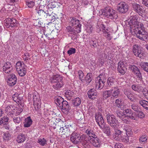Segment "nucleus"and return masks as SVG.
Returning <instances> with one entry per match:
<instances>
[{
  "instance_id": "obj_41",
  "label": "nucleus",
  "mask_w": 148,
  "mask_h": 148,
  "mask_svg": "<svg viewBox=\"0 0 148 148\" xmlns=\"http://www.w3.org/2000/svg\"><path fill=\"white\" fill-rule=\"evenodd\" d=\"M81 103V100L79 97L75 99L72 102L74 106H79L80 104Z\"/></svg>"
},
{
  "instance_id": "obj_16",
  "label": "nucleus",
  "mask_w": 148,
  "mask_h": 148,
  "mask_svg": "<svg viewBox=\"0 0 148 148\" xmlns=\"http://www.w3.org/2000/svg\"><path fill=\"white\" fill-rule=\"evenodd\" d=\"M111 90L112 97L116 98L121 95L120 90L117 87H114Z\"/></svg>"
},
{
  "instance_id": "obj_1",
  "label": "nucleus",
  "mask_w": 148,
  "mask_h": 148,
  "mask_svg": "<svg viewBox=\"0 0 148 148\" xmlns=\"http://www.w3.org/2000/svg\"><path fill=\"white\" fill-rule=\"evenodd\" d=\"M138 18L136 16H134L131 19L129 24L130 26V32L132 35H136L137 38L142 40L144 39L147 32L143 24L138 21Z\"/></svg>"
},
{
  "instance_id": "obj_4",
  "label": "nucleus",
  "mask_w": 148,
  "mask_h": 148,
  "mask_svg": "<svg viewBox=\"0 0 148 148\" xmlns=\"http://www.w3.org/2000/svg\"><path fill=\"white\" fill-rule=\"evenodd\" d=\"M106 117L108 123L112 128H115L119 124L116 116L114 115L108 114Z\"/></svg>"
},
{
  "instance_id": "obj_63",
  "label": "nucleus",
  "mask_w": 148,
  "mask_h": 148,
  "mask_svg": "<svg viewBox=\"0 0 148 148\" xmlns=\"http://www.w3.org/2000/svg\"><path fill=\"white\" fill-rule=\"evenodd\" d=\"M93 130H89L88 129H87L86 131V132L88 136V137H89L90 138V135H91V134L93 133Z\"/></svg>"
},
{
  "instance_id": "obj_57",
  "label": "nucleus",
  "mask_w": 148,
  "mask_h": 148,
  "mask_svg": "<svg viewBox=\"0 0 148 148\" xmlns=\"http://www.w3.org/2000/svg\"><path fill=\"white\" fill-rule=\"evenodd\" d=\"M75 48H71L70 49L67 51V53L69 55L74 53L75 52Z\"/></svg>"
},
{
  "instance_id": "obj_14",
  "label": "nucleus",
  "mask_w": 148,
  "mask_h": 148,
  "mask_svg": "<svg viewBox=\"0 0 148 148\" xmlns=\"http://www.w3.org/2000/svg\"><path fill=\"white\" fill-rule=\"evenodd\" d=\"M17 80L16 75L14 74H11L8 79V84L10 86H13L16 84Z\"/></svg>"
},
{
  "instance_id": "obj_64",
  "label": "nucleus",
  "mask_w": 148,
  "mask_h": 148,
  "mask_svg": "<svg viewBox=\"0 0 148 148\" xmlns=\"http://www.w3.org/2000/svg\"><path fill=\"white\" fill-rule=\"evenodd\" d=\"M124 94L127 97L131 93L130 91L128 89H125L124 90Z\"/></svg>"
},
{
  "instance_id": "obj_25",
  "label": "nucleus",
  "mask_w": 148,
  "mask_h": 148,
  "mask_svg": "<svg viewBox=\"0 0 148 148\" xmlns=\"http://www.w3.org/2000/svg\"><path fill=\"white\" fill-rule=\"evenodd\" d=\"M37 12V13L40 16L41 18H44L47 17L48 14H49V12L47 11L46 12H45L42 9L40 10ZM49 16H51V14H49Z\"/></svg>"
},
{
  "instance_id": "obj_40",
  "label": "nucleus",
  "mask_w": 148,
  "mask_h": 148,
  "mask_svg": "<svg viewBox=\"0 0 148 148\" xmlns=\"http://www.w3.org/2000/svg\"><path fill=\"white\" fill-rule=\"evenodd\" d=\"M54 112L50 109H46L45 111V114L47 117L51 116L53 115Z\"/></svg>"
},
{
  "instance_id": "obj_32",
  "label": "nucleus",
  "mask_w": 148,
  "mask_h": 148,
  "mask_svg": "<svg viewBox=\"0 0 148 148\" xmlns=\"http://www.w3.org/2000/svg\"><path fill=\"white\" fill-rule=\"evenodd\" d=\"M118 17V16L115 10L112 9V11L110 13V16L108 18L112 19H116Z\"/></svg>"
},
{
  "instance_id": "obj_48",
  "label": "nucleus",
  "mask_w": 148,
  "mask_h": 148,
  "mask_svg": "<svg viewBox=\"0 0 148 148\" xmlns=\"http://www.w3.org/2000/svg\"><path fill=\"white\" fill-rule=\"evenodd\" d=\"M78 73L79 79L83 82L84 81V79L83 78L84 76V73L82 71L79 70L78 71Z\"/></svg>"
},
{
  "instance_id": "obj_2",
  "label": "nucleus",
  "mask_w": 148,
  "mask_h": 148,
  "mask_svg": "<svg viewBox=\"0 0 148 148\" xmlns=\"http://www.w3.org/2000/svg\"><path fill=\"white\" fill-rule=\"evenodd\" d=\"M49 123L51 126L54 129H59L60 132L64 134L68 131H69V127L71 126L67 125V126L65 124L64 122H59L55 123L52 121H49Z\"/></svg>"
},
{
  "instance_id": "obj_62",
  "label": "nucleus",
  "mask_w": 148,
  "mask_h": 148,
  "mask_svg": "<svg viewBox=\"0 0 148 148\" xmlns=\"http://www.w3.org/2000/svg\"><path fill=\"white\" fill-rule=\"evenodd\" d=\"M134 95L131 93L127 97L128 99H130L131 101H134Z\"/></svg>"
},
{
  "instance_id": "obj_28",
  "label": "nucleus",
  "mask_w": 148,
  "mask_h": 148,
  "mask_svg": "<svg viewBox=\"0 0 148 148\" xmlns=\"http://www.w3.org/2000/svg\"><path fill=\"white\" fill-rule=\"evenodd\" d=\"M129 68L132 70V72L136 75L140 73L138 68L134 65H129Z\"/></svg>"
},
{
  "instance_id": "obj_60",
  "label": "nucleus",
  "mask_w": 148,
  "mask_h": 148,
  "mask_svg": "<svg viewBox=\"0 0 148 148\" xmlns=\"http://www.w3.org/2000/svg\"><path fill=\"white\" fill-rule=\"evenodd\" d=\"M67 31L69 32H74V29L72 27L68 26L66 27Z\"/></svg>"
},
{
  "instance_id": "obj_61",
  "label": "nucleus",
  "mask_w": 148,
  "mask_h": 148,
  "mask_svg": "<svg viewBox=\"0 0 148 148\" xmlns=\"http://www.w3.org/2000/svg\"><path fill=\"white\" fill-rule=\"evenodd\" d=\"M131 106L132 108L135 111L137 112L138 110V107L135 104H133Z\"/></svg>"
},
{
  "instance_id": "obj_52",
  "label": "nucleus",
  "mask_w": 148,
  "mask_h": 148,
  "mask_svg": "<svg viewBox=\"0 0 148 148\" xmlns=\"http://www.w3.org/2000/svg\"><path fill=\"white\" fill-rule=\"evenodd\" d=\"M19 95L17 93H15L12 96V98L13 100L16 102L17 101L20 100V98L19 97Z\"/></svg>"
},
{
  "instance_id": "obj_21",
  "label": "nucleus",
  "mask_w": 148,
  "mask_h": 148,
  "mask_svg": "<svg viewBox=\"0 0 148 148\" xmlns=\"http://www.w3.org/2000/svg\"><path fill=\"white\" fill-rule=\"evenodd\" d=\"M39 97L38 98L36 95H33V100L34 101V104L36 110H38L40 108V106L38 102H39Z\"/></svg>"
},
{
  "instance_id": "obj_10",
  "label": "nucleus",
  "mask_w": 148,
  "mask_h": 148,
  "mask_svg": "<svg viewBox=\"0 0 148 148\" xmlns=\"http://www.w3.org/2000/svg\"><path fill=\"white\" fill-rule=\"evenodd\" d=\"M16 20L13 18H8L4 20L5 25L7 27L9 28L10 27H13L16 26L17 23Z\"/></svg>"
},
{
  "instance_id": "obj_43",
  "label": "nucleus",
  "mask_w": 148,
  "mask_h": 148,
  "mask_svg": "<svg viewBox=\"0 0 148 148\" xmlns=\"http://www.w3.org/2000/svg\"><path fill=\"white\" fill-rule=\"evenodd\" d=\"M17 71L20 76H23L26 73V68H23V69H22L20 68L18 70V71Z\"/></svg>"
},
{
  "instance_id": "obj_38",
  "label": "nucleus",
  "mask_w": 148,
  "mask_h": 148,
  "mask_svg": "<svg viewBox=\"0 0 148 148\" xmlns=\"http://www.w3.org/2000/svg\"><path fill=\"white\" fill-rule=\"evenodd\" d=\"M81 24H77L75 27V29H74V32L73 34H76L77 33H79L81 32Z\"/></svg>"
},
{
  "instance_id": "obj_59",
  "label": "nucleus",
  "mask_w": 148,
  "mask_h": 148,
  "mask_svg": "<svg viewBox=\"0 0 148 148\" xmlns=\"http://www.w3.org/2000/svg\"><path fill=\"white\" fill-rule=\"evenodd\" d=\"M147 140V138H146V136H141L139 140L141 143H143V142H145Z\"/></svg>"
},
{
  "instance_id": "obj_36",
  "label": "nucleus",
  "mask_w": 148,
  "mask_h": 148,
  "mask_svg": "<svg viewBox=\"0 0 148 148\" xmlns=\"http://www.w3.org/2000/svg\"><path fill=\"white\" fill-rule=\"evenodd\" d=\"M74 92L70 90H67L65 92V94L66 98L69 100H70L74 94Z\"/></svg>"
},
{
  "instance_id": "obj_29",
  "label": "nucleus",
  "mask_w": 148,
  "mask_h": 148,
  "mask_svg": "<svg viewBox=\"0 0 148 148\" xmlns=\"http://www.w3.org/2000/svg\"><path fill=\"white\" fill-rule=\"evenodd\" d=\"M115 82V79L113 77H108L107 81L108 85L110 87L114 86Z\"/></svg>"
},
{
  "instance_id": "obj_37",
  "label": "nucleus",
  "mask_w": 148,
  "mask_h": 148,
  "mask_svg": "<svg viewBox=\"0 0 148 148\" xmlns=\"http://www.w3.org/2000/svg\"><path fill=\"white\" fill-rule=\"evenodd\" d=\"M132 88L133 90L139 92L141 90L142 88L139 85L134 84L132 86Z\"/></svg>"
},
{
  "instance_id": "obj_31",
  "label": "nucleus",
  "mask_w": 148,
  "mask_h": 148,
  "mask_svg": "<svg viewBox=\"0 0 148 148\" xmlns=\"http://www.w3.org/2000/svg\"><path fill=\"white\" fill-rule=\"evenodd\" d=\"M139 104L144 109L148 110V101L145 100H140Z\"/></svg>"
},
{
  "instance_id": "obj_51",
  "label": "nucleus",
  "mask_w": 148,
  "mask_h": 148,
  "mask_svg": "<svg viewBox=\"0 0 148 148\" xmlns=\"http://www.w3.org/2000/svg\"><path fill=\"white\" fill-rule=\"evenodd\" d=\"M49 6L47 10V12H49L50 11H51V9H53V8H55L56 7V3H51V5H48Z\"/></svg>"
},
{
  "instance_id": "obj_13",
  "label": "nucleus",
  "mask_w": 148,
  "mask_h": 148,
  "mask_svg": "<svg viewBox=\"0 0 148 148\" xmlns=\"http://www.w3.org/2000/svg\"><path fill=\"white\" fill-rule=\"evenodd\" d=\"M69 107L68 103L66 101H64L62 103H61L60 106L59 107L62 111L66 114L68 113L69 110Z\"/></svg>"
},
{
  "instance_id": "obj_54",
  "label": "nucleus",
  "mask_w": 148,
  "mask_h": 148,
  "mask_svg": "<svg viewBox=\"0 0 148 148\" xmlns=\"http://www.w3.org/2000/svg\"><path fill=\"white\" fill-rule=\"evenodd\" d=\"M1 120L3 121V125L7 124L8 122L9 119L7 117H3L1 119Z\"/></svg>"
},
{
  "instance_id": "obj_5",
  "label": "nucleus",
  "mask_w": 148,
  "mask_h": 148,
  "mask_svg": "<svg viewBox=\"0 0 148 148\" xmlns=\"http://www.w3.org/2000/svg\"><path fill=\"white\" fill-rule=\"evenodd\" d=\"M132 51L136 56L141 58L144 54V51L143 47L137 45L133 46Z\"/></svg>"
},
{
  "instance_id": "obj_46",
  "label": "nucleus",
  "mask_w": 148,
  "mask_h": 148,
  "mask_svg": "<svg viewBox=\"0 0 148 148\" xmlns=\"http://www.w3.org/2000/svg\"><path fill=\"white\" fill-rule=\"evenodd\" d=\"M50 0H40V2L39 3V5L40 6H44L46 5L50 1Z\"/></svg>"
},
{
  "instance_id": "obj_55",
  "label": "nucleus",
  "mask_w": 148,
  "mask_h": 148,
  "mask_svg": "<svg viewBox=\"0 0 148 148\" xmlns=\"http://www.w3.org/2000/svg\"><path fill=\"white\" fill-rule=\"evenodd\" d=\"M22 63L20 61L18 62L16 64V69L17 71H18L19 69L22 68Z\"/></svg>"
},
{
  "instance_id": "obj_47",
  "label": "nucleus",
  "mask_w": 148,
  "mask_h": 148,
  "mask_svg": "<svg viewBox=\"0 0 148 148\" xmlns=\"http://www.w3.org/2000/svg\"><path fill=\"white\" fill-rule=\"evenodd\" d=\"M137 112L138 113L137 114L136 113V115L137 116V120L138 118H143L145 117V115L142 112L138 110Z\"/></svg>"
},
{
  "instance_id": "obj_42",
  "label": "nucleus",
  "mask_w": 148,
  "mask_h": 148,
  "mask_svg": "<svg viewBox=\"0 0 148 148\" xmlns=\"http://www.w3.org/2000/svg\"><path fill=\"white\" fill-rule=\"evenodd\" d=\"M115 103L116 106L118 108H121L123 103L122 102V100L120 98L116 99Z\"/></svg>"
},
{
  "instance_id": "obj_17",
  "label": "nucleus",
  "mask_w": 148,
  "mask_h": 148,
  "mask_svg": "<svg viewBox=\"0 0 148 148\" xmlns=\"http://www.w3.org/2000/svg\"><path fill=\"white\" fill-rule=\"evenodd\" d=\"M126 109L124 110L123 111L121 110H117L116 112V114L117 117L122 121H126L125 116L126 113L125 112Z\"/></svg>"
},
{
  "instance_id": "obj_20",
  "label": "nucleus",
  "mask_w": 148,
  "mask_h": 148,
  "mask_svg": "<svg viewBox=\"0 0 148 148\" xmlns=\"http://www.w3.org/2000/svg\"><path fill=\"white\" fill-rule=\"evenodd\" d=\"M105 81L101 79L97 80L95 82V88L97 89H101L102 88L104 85Z\"/></svg>"
},
{
  "instance_id": "obj_26",
  "label": "nucleus",
  "mask_w": 148,
  "mask_h": 148,
  "mask_svg": "<svg viewBox=\"0 0 148 148\" xmlns=\"http://www.w3.org/2000/svg\"><path fill=\"white\" fill-rule=\"evenodd\" d=\"M112 9L109 7H106L103 10H102V13L107 18H108L110 16V13L112 11Z\"/></svg>"
},
{
  "instance_id": "obj_6",
  "label": "nucleus",
  "mask_w": 148,
  "mask_h": 148,
  "mask_svg": "<svg viewBox=\"0 0 148 148\" xmlns=\"http://www.w3.org/2000/svg\"><path fill=\"white\" fill-rule=\"evenodd\" d=\"M117 10L121 13L125 14L128 11L129 7L127 3L122 2L119 3L117 6Z\"/></svg>"
},
{
  "instance_id": "obj_3",
  "label": "nucleus",
  "mask_w": 148,
  "mask_h": 148,
  "mask_svg": "<svg viewBox=\"0 0 148 148\" xmlns=\"http://www.w3.org/2000/svg\"><path fill=\"white\" fill-rule=\"evenodd\" d=\"M62 76L58 75H53L50 79V81L54 84L53 87L55 89H58L62 87L64 85Z\"/></svg>"
},
{
  "instance_id": "obj_22",
  "label": "nucleus",
  "mask_w": 148,
  "mask_h": 148,
  "mask_svg": "<svg viewBox=\"0 0 148 148\" xmlns=\"http://www.w3.org/2000/svg\"><path fill=\"white\" fill-rule=\"evenodd\" d=\"M87 94L90 99H94L95 98V96H96L97 93L95 89L92 88L91 89L88 91Z\"/></svg>"
},
{
  "instance_id": "obj_9",
  "label": "nucleus",
  "mask_w": 148,
  "mask_h": 148,
  "mask_svg": "<svg viewBox=\"0 0 148 148\" xmlns=\"http://www.w3.org/2000/svg\"><path fill=\"white\" fill-rule=\"evenodd\" d=\"M117 71L121 75H124L126 72L127 68L123 62L119 61L118 64Z\"/></svg>"
},
{
  "instance_id": "obj_33",
  "label": "nucleus",
  "mask_w": 148,
  "mask_h": 148,
  "mask_svg": "<svg viewBox=\"0 0 148 148\" xmlns=\"http://www.w3.org/2000/svg\"><path fill=\"white\" fill-rule=\"evenodd\" d=\"M55 100V103L59 107L60 106L61 103H62L64 101L63 98L60 96L57 97Z\"/></svg>"
},
{
  "instance_id": "obj_19",
  "label": "nucleus",
  "mask_w": 148,
  "mask_h": 148,
  "mask_svg": "<svg viewBox=\"0 0 148 148\" xmlns=\"http://www.w3.org/2000/svg\"><path fill=\"white\" fill-rule=\"evenodd\" d=\"M133 10L138 13L141 14L143 12L142 6L135 3H132Z\"/></svg>"
},
{
  "instance_id": "obj_12",
  "label": "nucleus",
  "mask_w": 148,
  "mask_h": 148,
  "mask_svg": "<svg viewBox=\"0 0 148 148\" xmlns=\"http://www.w3.org/2000/svg\"><path fill=\"white\" fill-rule=\"evenodd\" d=\"M15 107L14 106L9 105L5 108V111L8 115L10 116L13 118L14 117V114L15 113Z\"/></svg>"
},
{
  "instance_id": "obj_8",
  "label": "nucleus",
  "mask_w": 148,
  "mask_h": 148,
  "mask_svg": "<svg viewBox=\"0 0 148 148\" xmlns=\"http://www.w3.org/2000/svg\"><path fill=\"white\" fill-rule=\"evenodd\" d=\"M125 112L126 113L125 117L127 119H130L132 120H137L136 113L133 112L131 110L126 109Z\"/></svg>"
},
{
  "instance_id": "obj_30",
  "label": "nucleus",
  "mask_w": 148,
  "mask_h": 148,
  "mask_svg": "<svg viewBox=\"0 0 148 148\" xmlns=\"http://www.w3.org/2000/svg\"><path fill=\"white\" fill-rule=\"evenodd\" d=\"M70 19H71V21L70 22V24L72 26L77 25V24H81L80 23H79V21L76 18L71 17Z\"/></svg>"
},
{
  "instance_id": "obj_58",
  "label": "nucleus",
  "mask_w": 148,
  "mask_h": 148,
  "mask_svg": "<svg viewBox=\"0 0 148 148\" xmlns=\"http://www.w3.org/2000/svg\"><path fill=\"white\" fill-rule=\"evenodd\" d=\"M10 134L8 133H5L3 137V139L5 140H8L10 138Z\"/></svg>"
},
{
  "instance_id": "obj_45",
  "label": "nucleus",
  "mask_w": 148,
  "mask_h": 148,
  "mask_svg": "<svg viewBox=\"0 0 148 148\" xmlns=\"http://www.w3.org/2000/svg\"><path fill=\"white\" fill-rule=\"evenodd\" d=\"M99 120V125H98L102 129L105 126V123L103 117H102Z\"/></svg>"
},
{
  "instance_id": "obj_11",
  "label": "nucleus",
  "mask_w": 148,
  "mask_h": 148,
  "mask_svg": "<svg viewBox=\"0 0 148 148\" xmlns=\"http://www.w3.org/2000/svg\"><path fill=\"white\" fill-rule=\"evenodd\" d=\"M81 136L79 134L73 132L71 135L70 139L74 144H78L80 143Z\"/></svg>"
},
{
  "instance_id": "obj_24",
  "label": "nucleus",
  "mask_w": 148,
  "mask_h": 148,
  "mask_svg": "<svg viewBox=\"0 0 148 148\" xmlns=\"http://www.w3.org/2000/svg\"><path fill=\"white\" fill-rule=\"evenodd\" d=\"M26 136L22 133H20L17 136L16 140L18 143L23 142L26 140Z\"/></svg>"
},
{
  "instance_id": "obj_18",
  "label": "nucleus",
  "mask_w": 148,
  "mask_h": 148,
  "mask_svg": "<svg viewBox=\"0 0 148 148\" xmlns=\"http://www.w3.org/2000/svg\"><path fill=\"white\" fill-rule=\"evenodd\" d=\"M114 130L115 133L113 135L114 139L117 141L120 140V138L122 136V133L123 131L118 129H115Z\"/></svg>"
},
{
  "instance_id": "obj_53",
  "label": "nucleus",
  "mask_w": 148,
  "mask_h": 148,
  "mask_svg": "<svg viewBox=\"0 0 148 148\" xmlns=\"http://www.w3.org/2000/svg\"><path fill=\"white\" fill-rule=\"evenodd\" d=\"M141 67L144 71L148 72V63H144L142 65Z\"/></svg>"
},
{
  "instance_id": "obj_34",
  "label": "nucleus",
  "mask_w": 148,
  "mask_h": 148,
  "mask_svg": "<svg viewBox=\"0 0 148 148\" xmlns=\"http://www.w3.org/2000/svg\"><path fill=\"white\" fill-rule=\"evenodd\" d=\"M32 123V121L30 116L25 119L24 126L25 127H28L30 126Z\"/></svg>"
},
{
  "instance_id": "obj_49",
  "label": "nucleus",
  "mask_w": 148,
  "mask_h": 148,
  "mask_svg": "<svg viewBox=\"0 0 148 148\" xmlns=\"http://www.w3.org/2000/svg\"><path fill=\"white\" fill-rule=\"evenodd\" d=\"M37 142L42 146H43L46 144L47 141L44 138L39 139Z\"/></svg>"
},
{
  "instance_id": "obj_44",
  "label": "nucleus",
  "mask_w": 148,
  "mask_h": 148,
  "mask_svg": "<svg viewBox=\"0 0 148 148\" xmlns=\"http://www.w3.org/2000/svg\"><path fill=\"white\" fill-rule=\"evenodd\" d=\"M120 138L121 139L120 140V141H122L126 143L129 142V140L128 136H127V135L122 136Z\"/></svg>"
},
{
  "instance_id": "obj_56",
  "label": "nucleus",
  "mask_w": 148,
  "mask_h": 148,
  "mask_svg": "<svg viewBox=\"0 0 148 148\" xmlns=\"http://www.w3.org/2000/svg\"><path fill=\"white\" fill-rule=\"evenodd\" d=\"M13 120L14 122L18 124L21 121L20 117L19 116L14 117L13 118Z\"/></svg>"
},
{
  "instance_id": "obj_35",
  "label": "nucleus",
  "mask_w": 148,
  "mask_h": 148,
  "mask_svg": "<svg viewBox=\"0 0 148 148\" xmlns=\"http://www.w3.org/2000/svg\"><path fill=\"white\" fill-rule=\"evenodd\" d=\"M104 133L106 134L107 136H111V134L110 131V128L109 126H106L104 127Z\"/></svg>"
},
{
  "instance_id": "obj_15",
  "label": "nucleus",
  "mask_w": 148,
  "mask_h": 148,
  "mask_svg": "<svg viewBox=\"0 0 148 148\" xmlns=\"http://www.w3.org/2000/svg\"><path fill=\"white\" fill-rule=\"evenodd\" d=\"M13 69L11 63L7 62L5 63L3 66V70L6 73H10Z\"/></svg>"
},
{
  "instance_id": "obj_39",
  "label": "nucleus",
  "mask_w": 148,
  "mask_h": 148,
  "mask_svg": "<svg viewBox=\"0 0 148 148\" xmlns=\"http://www.w3.org/2000/svg\"><path fill=\"white\" fill-rule=\"evenodd\" d=\"M92 141V144L93 146L96 147H99L100 144L99 142V139L98 138H95L94 140H91Z\"/></svg>"
},
{
  "instance_id": "obj_27",
  "label": "nucleus",
  "mask_w": 148,
  "mask_h": 148,
  "mask_svg": "<svg viewBox=\"0 0 148 148\" xmlns=\"http://www.w3.org/2000/svg\"><path fill=\"white\" fill-rule=\"evenodd\" d=\"M92 79V74L91 73H88L84 78V81H85L86 83L88 85L90 83Z\"/></svg>"
},
{
  "instance_id": "obj_23",
  "label": "nucleus",
  "mask_w": 148,
  "mask_h": 148,
  "mask_svg": "<svg viewBox=\"0 0 148 148\" xmlns=\"http://www.w3.org/2000/svg\"><path fill=\"white\" fill-rule=\"evenodd\" d=\"M112 92L111 89L109 90L104 91L103 92V97L104 99H107L108 98L111 97L112 98Z\"/></svg>"
},
{
  "instance_id": "obj_50",
  "label": "nucleus",
  "mask_w": 148,
  "mask_h": 148,
  "mask_svg": "<svg viewBox=\"0 0 148 148\" xmlns=\"http://www.w3.org/2000/svg\"><path fill=\"white\" fill-rule=\"evenodd\" d=\"M95 119L98 125H99V119L101 118V117H102V116H101L100 114L99 113L95 114Z\"/></svg>"
},
{
  "instance_id": "obj_7",
  "label": "nucleus",
  "mask_w": 148,
  "mask_h": 148,
  "mask_svg": "<svg viewBox=\"0 0 148 148\" xmlns=\"http://www.w3.org/2000/svg\"><path fill=\"white\" fill-rule=\"evenodd\" d=\"M80 143H81L82 145L86 148H89L90 147L89 143L90 140L92 139V138L88 137V135L82 134L81 136Z\"/></svg>"
}]
</instances>
